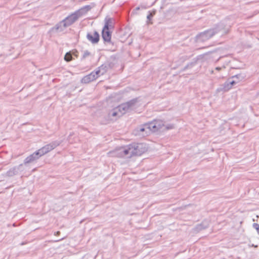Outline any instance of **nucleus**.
<instances>
[{
    "label": "nucleus",
    "instance_id": "7ed1b4c3",
    "mask_svg": "<svg viewBox=\"0 0 259 259\" xmlns=\"http://www.w3.org/2000/svg\"><path fill=\"white\" fill-rule=\"evenodd\" d=\"M132 148L131 154L129 157L141 156L148 150V147L145 143H134L130 144Z\"/></svg>",
    "mask_w": 259,
    "mask_h": 259
},
{
    "label": "nucleus",
    "instance_id": "f03ea898",
    "mask_svg": "<svg viewBox=\"0 0 259 259\" xmlns=\"http://www.w3.org/2000/svg\"><path fill=\"white\" fill-rule=\"evenodd\" d=\"M139 101V98H134L118 106L117 109L121 114L131 112L138 108Z\"/></svg>",
    "mask_w": 259,
    "mask_h": 259
},
{
    "label": "nucleus",
    "instance_id": "f8f14e48",
    "mask_svg": "<svg viewBox=\"0 0 259 259\" xmlns=\"http://www.w3.org/2000/svg\"><path fill=\"white\" fill-rule=\"evenodd\" d=\"M112 67V63L110 62H106L100 66L99 67V68L101 71V75L104 74L109 69L111 68Z\"/></svg>",
    "mask_w": 259,
    "mask_h": 259
},
{
    "label": "nucleus",
    "instance_id": "4be33fe9",
    "mask_svg": "<svg viewBox=\"0 0 259 259\" xmlns=\"http://www.w3.org/2000/svg\"><path fill=\"white\" fill-rule=\"evenodd\" d=\"M122 151L123 157L125 156L129 157L128 156H130L132 152V148L130 146V144L128 145L126 147H123V150Z\"/></svg>",
    "mask_w": 259,
    "mask_h": 259
},
{
    "label": "nucleus",
    "instance_id": "dca6fc26",
    "mask_svg": "<svg viewBox=\"0 0 259 259\" xmlns=\"http://www.w3.org/2000/svg\"><path fill=\"white\" fill-rule=\"evenodd\" d=\"M231 89V87L229 84V79H228L223 84L221 85L220 86V87H219L217 89V91L219 92H225L228 91Z\"/></svg>",
    "mask_w": 259,
    "mask_h": 259
},
{
    "label": "nucleus",
    "instance_id": "9d476101",
    "mask_svg": "<svg viewBox=\"0 0 259 259\" xmlns=\"http://www.w3.org/2000/svg\"><path fill=\"white\" fill-rule=\"evenodd\" d=\"M92 8L93 7L91 5H86L81 8L79 10L76 11L75 12H74V13L75 14H76L77 18L78 19L80 17L87 13V12L90 11Z\"/></svg>",
    "mask_w": 259,
    "mask_h": 259
},
{
    "label": "nucleus",
    "instance_id": "4c0bfd02",
    "mask_svg": "<svg viewBox=\"0 0 259 259\" xmlns=\"http://www.w3.org/2000/svg\"><path fill=\"white\" fill-rule=\"evenodd\" d=\"M13 226H16V224L15 223L13 224Z\"/></svg>",
    "mask_w": 259,
    "mask_h": 259
},
{
    "label": "nucleus",
    "instance_id": "9b49d317",
    "mask_svg": "<svg viewBox=\"0 0 259 259\" xmlns=\"http://www.w3.org/2000/svg\"><path fill=\"white\" fill-rule=\"evenodd\" d=\"M203 58V55H200L197 56L196 58H194L192 60V62L189 63L187 65H186L184 67V68L182 69V70L185 71L186 70H187L188 69H190V68H193L194 66H195L197 64L198 61L199 60L202 59Z\"/></svg>",
    "mask_w": 259,
    "mask_h": 259
},
{
    "label": "nucleus",
    "instance_id": "c756f323",
    "mask_svg": "<svg viewBox=\"0 0 259 259\" xmlns=\"http://www.w3.org/2000/svg\"><path fill=\"white\" fill-rule=\"evenodd\" d=\"M237 83H238V80H236L235 79L234 80H229V84L231 86V87L232 88L233 85H234L235 84H236Z\"/></svg>",
    "mask_w": 259,
    "mask_h": 259
},
{
    "label": "nucleus",
    "instance_id": "e433bc0d",
    "mask_svg": "<svg viewBox=\"0 0 259 259\" xmlns=\"http://www.w3.org/2000/svg\"><path fill=\"white\" fill-rule=\"evenodd\" d=\"M58 233H60V232L59 231H57V234H58Z\"/></svg>",
    "mask_w": 259,
    "mask_h": 259
},
{
    "label": "nucleus",
    "instance_id": "ddd939ff",
    "mask_svg": "<svg viewBox=\"0 0 259 259\" xmlns=\"http://www.w3.org/2000/svg\"><path fill=\"white\" fill-rule=\"evenodd\" d=\"M114 28L113 19L112 18L106 17L105 18V24L103 28L110 29Z\"/></svg>",
    "mask_w": 259,
    "mask_h": 259
},
{
    "label": "nucleus",
    "instance_id": "f3484780",
    "mask_svg": "<svg viewBox=\"0 0 259 259\" xmlns=\"http://www.w3.org/2000/svg\"><path fill=\"white\" fill-rule=\"evenodd\" d=\"M123 150V147H119L118 148H117L115 149L113 151L109 152V154L111 156H115V157H123V153L122 151Z\"/></svg>",
    "mask_w": 259,
    "mask_h": 259
},
{
    "label": "nucleus",
    "instance_id": "f704fd0d",
    "mask_svg": "<svg viewBox=\"0 0 259 259\" xmlns=\"http://www.w3.org/2000/svg\"><path fill=\"white\" fill-rule=\"evenodd\" d=\"M139 9H140V8H139V7H137V8H136V10H139Z\"/></svg>",
    "mask_w": 259,
    "mask_h": 259
},
{
    "label": "nucleus",
    "instance_id": "a878e982",
    "mask_svg": "<svg viewBox=\"0 0 259 259\" xmlns=\"http://www.w3.org/2000/svg\"><path fill=\"white\" fill-rule=\"evenodd\" d=\"M92 73H93V74L95 75V77L96 79L98 78L100 75H102L101 71L99 68V67H98L95 71H92Z\"/></svg>",
    "mask_w": 259,
    "mask_h": 259
},
{
    "label": "nucleus",
    "instance_id": "f257e3e1",
    "mask_svg": "<svg viewBox=\"0 0 259 259\" xmlns=\"http://www.w3.org/2000/svg\"><path fill=\"white\" fill-rule=\"evenodd\" d=\"M77 20V16L74 12L72 14L66 17L62 21L57 23L54 27H52L50 29V31L55 32L63 31L65 28L71 25Z\"/></svg>",
    "mask_w": 259,
    "mask_h": 259
},
{
    "label": "nucleus",
    "instance_id": "aec40b11",
    "mask_svg": "<svg viewBox=\"0 0 259 259\" xmlns=\"http://www.w3.org/2000/svg\"><path fill=\"white\" fill-rule=\"evenodd\" d=\"M19 172L17 171L15 166L10 168L6 174V176L8 177H12L14 176L18 175Z\"/></svg>",
    "mask_w": 259,
    "mask_h": 259
},
{
    "label": "nucleus",
    "instance_id": "1a4fd4ad",
    "mask_svg": "<svg viewBox=\"0 0 259 259\" xmlns=\"http://www.w3.org/2000/svg\"><path fill=\"white\" fill-rule=\"evenodd\" d=\"M87 38L93 44H97L100 40V34L97 31H94L93 33L88 32Z\"/></svg>",
    "mask_w": 259,
    "mask_h": 259
},
{
    "label": "nucleus",
    "instance_id": "2eb2a0df",
    "mask_svg": "<svg viewBox=\"0 0 259 259\" xmlns=\"http://www.w3.org/2000/svg\"><path fill=\"white\" fill-rule=\"evenodd\" d=\"M95 75L93 73H90L89 74L84 76L81 80V82L82 83H89L94 80H95Z\"/></svg>",
    "mask_w": 259,
    "mask_h": 259
},
{
    "label": "nucleus",
    "instance_id": "c9c22d12",
    "mask_svg": "<svg viewBox=\"0 0 259 259\" xmlns=\"http://www.w3.org/2000/svg\"><path fill=\"white\" fill-rule=\"evenodd\" d=\"M58 233H60V232L59 231H57V234H58Z\"/></svg>",
    "mask_w": 259,
    "mask_h": 259
},
{
    "label": "nucleus",
    "instance_id": "cd10ccee",
    "mask_svg": "<svg viewBox=\"0 0 259 259\" xmlns=\"http://www.w3.org/2000/svg\"><path fill=\"white\" fill-rule=\"evenodd\" d=\"M24 165H25V164L23 163H21V164H19L18 166H15V167H16V169H17V171H18V172H19L20 171H23L24 170V169L23 168Z\"/></svg>",
    "mask_w": 259,
    "mask_h": 259
},
{
    "label": "nucleus",
    "instance_id": "473e14b6",
    "mask_svg": "<svg viewBox=\"0 0 259 259\" xmlns=\"http://www.w3.org/2000/svg\"><path fill=\"white\" fill-rule=\"evenodd\" d=\"M73 53V55L76 58H78V52L77 50H75L71 51Z\"/></svg>",
    "mask_w": 259,
    "mask_h": 259
},
{
    "label": "nucleus",
    "instance_id": "39448f33",
    "mask_svg": "<svg viewBox=\"0 0 259 259\" xmlns=\"http://www.w3.org/2000/svg\"><path fill=\"white\" fill-rule=\"evenodd\" d=\"M62 142V141H54L44 146L42 148H40L38 150L39 153L41 156H43L44 155L48 153L50 151H52V150L54 149L55 148H56L57 146H59Z\"/></svg>",
    "mask_w": 259,
    "mask_h": 259
},
{
    "label": "nucleus",
    "instance_id": "b1692460",
    "mask_svg": "<svg viewBox=\"0 0 259 259\" xmlns=\"http://www.w3.org/2000/svg\"><path fill=\"white\" fill-rule=\"evenodd\" d=\"M154 123H155L156 126L157 128V131H161V130L164 126V122L160 120H154Z\"/></svg>",
    "mask_w": 259,
    "mask_h": 259
},
{
    "label": "nucleus",
    "instance_id": "412c9836",
    "mask_svg": "<svg viewBox=\"0 0 259 259\" xmlns=\"http://www.w3.org/2000/svg\"><path fill=\"white\" fill-rule=\"evenodd\" d=\"M156 13V11L155 10H154L152 11L148 12V14L147 16V24L148 25L153 24V22L151 21V20H152V17L155 15Z\"/></svg>",
    "mask_w": 259,
    "mask_h": 259
},
{
    "label": "nucleus",
    "instance_id": "72a5a7b5",
    "mask_svg": "<svg viewBox=\"0 0 259 259\" xmlns=\"http://www.w3.org/2000/svg\"><path fill=\"white\" fill-rule=\"evenodd\" d=\"M215 69H216L217 70H218V71H220V70H221V67H216V68H215Z\"/></svg>",
    "mask_w": 259,
    "mask_h": 259
},
{
    "label": "nucleus",
    "instance_id": "0eeeda50",
    "mask_svg": "<svg viewBox=\"0 0 259 259\" xmlns=\"http://www.w3.org/2000/svg\"><path fill=\"white\" fill-rule=\"evenodd\" d=\"M112 32L110 29L102 28L101 36L105 44L114 45L111 40Z\"/></svg>",
    "mask_w": 259,
    "mask_h": 259
},
{
    "label": "nucleus",
    "instance_id": "6e6552de",
    "mask_svg": "<svg viewBox=\"0 0 259 259\" xmlns=\"http://www.w3.org/2000/svg\"><path fill=\"white\" fill-rule=\"evenodd\" d=\"M38 150L36 151L29 156L27 157L24 160V164L26 165L27 164L32 163L41 156Z\"/></svg>",
    "mask_w": 259,
    "mask_h": 259
},
{
    "label": "nucleus",
    "instance_id": "bb28decb",
    "mask_svg": "<svg viewBox=\"0 0 259 259\" xmlns=\"http://www.w3.org/2000/svg\"><path fill=\"white\" fill-rule=\"evenodd\" d=\"M91 55V53L88 50H85L83 52V55L81 58V60L85 59L87 57Z\"/></svg>",
    "mask_w": 259,
    "mask_h": 259
},
{
    "label": "nucleus",
    "instance_id": "4468645a",
    "mask_svg": "<svg viewBox=\"0 0 259 259\" xmlns=\"http://www.w3.org/2000/svg\"><path fill=\"white\" fill-rule=\"evenodd\" d=\"M208 227V223L207 221H203L200 224H197L195 228V231L199 232L202 230H205Z\"/></svg>",
    "mask_w": 259,
    "mask_h": 259
},
{
    "label": "nucleus",
    "instance_id": "58836bf2",
    "mask_svg": "<svg viewBox=\"0 0 259 259\" xmlns=\"http://www.w3.org/2000/svg\"><path fill=\"white\" fill-rule=\"evenodd\" d=\"M71 136H72V134H70L69 137Z\"/></svg>",
    "mask_w": 259,
    "mask_h": 259
},
{
    "label": "nucleus",
    "instance_id": "20e7f679",
    "mask_svg": "<svg viewBox=\"0 0 259 259\" xmlns=\"http://www.w3.org/2000/svg\"><path fill=\"white\" fill-rule=\"evenodd\" d=\"M230 26L227 25L226 21H222L215 24L213 27L211 28V32L213 35L220 33L223 32L224 34H227L229 31Z\"/></svg>",
    "mask_w": 259,
    "mask_h": 259
},
{
    "label": "nucleus",
    "instance_id": "5701e85b",
    "mask_svg": "<svg viewBox=\"0 0 259 259\" xmlns=\"http://www.w3.org/2000/svg\"><path fill=\"white\" fill-rule=\"evenodd\" d=\"M121 113L118 111L117 109V107L111 110L109 113V115L110 117H120L122 115Z\"/></svg>",
    "mask_w": 259,
    "mask_h": 259
},
{
    "label": "nucleus",
    "instance_id": "393cba45",
    "mask_svg": "<svg viewBox=\"0 0 259 259\" xmlns=\"http://www.w3.org/2000/svg\"><path fill=\"white\" fill-rule=\"evenodd\" d=\"M73 53L71 51L67 52L64 56V60L67 62L71 61L73 59Z\"/></svg>",
    "mask_w": 259,
    "mask_h": 259
},
{
    "label": "nucleus",
    "instance_id": "6ab92c4d",
    "mask_svg": "<svg viewBox=\"0 0 259 259\" xmlns=\"http://www.w3.org/2000/svg\"><path fill=\"white\" fill-rule=\"evenodd\" d=\"M246 75L245 72H240V73H237L232 76V78L235 79L236 80H238V82L243 80Z\"/></svg>",
    "mask_w": 259,
    "mask_h": 259
},
{
    "label": "nucleus",
    "instance_id": "423d86ee",
    "mask_svg": "<svg viewBox=\"0 0 259 259\" xmlns=\"http://www.w3.org/2000/svg\"><path fill=\"white\" fill-rule=\"evenodd\" d=\"M211 29L205 30L203 32L198 34L196 37V40L197 42H204L213 36Z\"/></svg>",
    "mask_w": 259,
    "mask_h": 259
},
{
    "label": "nucleus",
    "instance_id": "7c9ffc66",
    "mask_svg": "<svg viewBox=\"0 0 259 259\" xmlns=\"http://www.w3.org/2000/svg\"><path fill=\"white\" fill-rule=\"evenodd\" d=\"M252 226L257 231L258 234H259V225L257 223H253Z\"/></svg>",
    "mask_w": 259,
    "mask_h": 259
},
{
    "label": "nucleus",
    "instance_id": "a211bd4d",
    "mask_svg": "<svg viewBox=\"0 0 259 259\" xmlns=\"http://www.w3.org/2000/svg\"><path fill=\"white\" fill-rule=\"evenodd\" d=\"M145 126H146L147 129L150 132H158L157 128L156 126L154 120L150 122L145 123Z\"/></svg>",
    "mask_w": 259,
    "mask_h": 259
},
{
    "label": "nucleus",
    "instance_id": "2f4dec72",
    "mask_svg": "<svg viewBox=\"0 0 259 259\" xmlns=\"http://www.w3.org/2000/svg\"><path fill=\"white\" fill-rule=\"evenodd\" d=\"M164 129L168 130H170V129L174 128V124H168V125H166L165 126H164Z\"/></svg>",
    "mask_w": 259,
    "mask_h": 259
},
{
    "label": "nucleus",
    "instance_id": "c85d7f7f",
    "mask_svg": "<svg viewBox=\"0 0 259 259\" xmlns=\"http://www.w3.org/2000/svg\"><path fill=\"white\" fill-rule=\"evenodd\" d=\"M137 129L138 131L140 132H144V131L147 130L146 126H145V124H143V125L140 126Z\"/></svg>",
    "mask_w": 259,
    "mask_h": 259
}]
</instances>
